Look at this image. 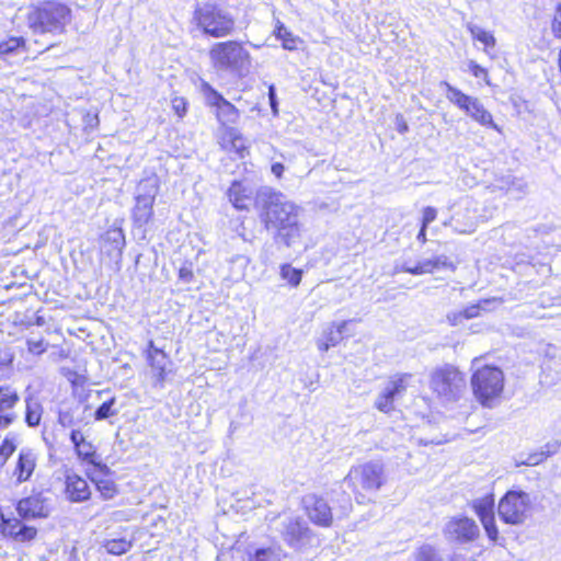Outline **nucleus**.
Listing matches in <instances>:
<instances>
[{
	"label": "nucleus",
	"mask_w": 561,
	"mask_h": 561,
	"mask_svg": "<svg viewBox=\"0 0 561 561\" xmlns=\"http://www.w3.org/2000/svg\"><path fill=\"white\" fill-rule=\"evenodd\" d=\"M531 501L529 494L522 490H510L500 500L497 513L502 522L520 525L529 517Z\"/></svg>",
	"instance_id": "10"
},
{
	"label": "nucleus",
	"mask_w": 561,
	"mask_h": 561,
	"mask_svg": "<svg viewBox=\"0 0 561 561\" xmlns=\"http://www.w3.org/2000/svg\"><path fill=\"white\" fill-rule=\"evenodd\" d=\"M111 471L106 473H100L95 469L92 473H89V478L95 484L98 491L104 500L113 499L118 490L115 482L110 478Z\"/></svg>",
	"instance_id": "23"
},
{
	"label": "nucleus",
	"mask_w": 561,
	"mask_h": 561,
	"mask_svg": "<svg viewBox=\"0 0 561 561\" xmlns=\"http://www.w3.org/2000/svg\"><path fill=\"white\" fill-rule=\"evenodd\" d=\"M254 207L265 230L273 233L276 244L291 248L301 240L305 231L300 222L301 208L285 194L263 186L256 191Z\"/></svg>",
	"instance_id": "1"
},
{
	"label": "nucleus",
	"mask_w": 561,
	"mask_h": 561,
	"mask_svg": "<svg viewBox=\"0 0 561 561\" xmlns=\"http://www.w3.org/2000/svg\"><path fill=\"white\" fill-rule=\"evenodd\" d=\"M16 449L14 438L5 436L0 444V468H2Z\"/></svg>",
	"instance_id": "40"
},
{
	"label": "nucleus",
	"mask_w": 561,
	"mask_h": 561,
	"mask_svg": "<svg viewBox=\"0 0 561 561\" xmlns=\"http://www.w3.org/2000/svg\"><path fill=\"white\" fill-rule=\"evenodd\" d=\"M274 529L291 548L300 550L316 540L306 519L290 514H280L274 519Z\"/></svg>",
	"instance_id": "8"
},
{
	"label": "nucleus",
	"mask_w": 561,
	"mask_h": 561,
	"mask_svg": "<svg viewBox=\"0 0 561 561\" xmlns=\"http://www.w3.org/2000/svg\"><path fill=\"white\" fill-rule=\"evenodd\" d=\"M274 35L277 39L282 41V46L284 49L287 50H295L297 49V44L299 42V38L295 36L291 32H289L285 25L277 21V24L274 30Z\"/></svg>",
	"instance_id": "29"
},
{
	"label": "nucleus",
	"mask_w": 561,
	"mask_h": 561,
	"mask_svg": "<svg viewBox=\"0 0 561 561\" xmlns=\"http://www.w3.org/2000/svg\"><path fill=\"white\" fill-rule=\"evenodd\" d=\"M479 42H481L483 45H484V51L490 55V48H493L496 44V39L494 37V35L488 31H485L484 33H482V35L479 37L478 39Z\"/></svg>",
	"instance_id": "48"
},
{
	"label": "nucleus",
	"mask_w": 561,
	"mask_h": 561,
	"mask_svg": "<svg viewBox=\"0 0 561 561\" xmlns=\"http://www.w3.org/2000/svg\"><path fill=\"white\" fill-rule=\"evenodd\" d=\"M473 507L481 523L489 517H494V501L492 499H482L476 502Z\"/></svg>",
	"instance_id": "37"
},
{
	"label": "nucleus",
	"mask_w": 561,
	"mask_h": 561,
	"mask_svg": "<svg viewBox=\"0 0 561 561\" xmlns=\"http://www.w3.org/2000/svg\"><path fill=\"white\" fill-rule=\"evenodd\" d=\"M35 467V455L30 449H21L14 470L18 483L27 481L33 474Z\"/></svg>",
	"instance_id": "20"
},
{
	"label": "nucleus",
	"mask_w": 561,
	"mask_h": 561,
	"mask_svg": "<svg viewBox=\"0 0 561 561\" xmlns=\"http://www.w3.org/2000/svg\"><path fill=\"white\" fill-rule=\"evenodd\" d=\"M414 561H444V559L435 547L423 545L414 552Z\"/></svg>",
	"instance_id": "35"
},
{
	"label": "nucleus",
	"mask_w": 561,
	"mask_h": 561,
	"mask_svg": "<svg viewBox=\"0 0 561 561\" xmlns=\"http://www.w3.org/2000/svg\"><path fill=\"white\" fill-rule=\"evenodd\" d=\"M79 459L82 461L93 465L94 469L100 473L110 472V468L98 460L95 447L91 442H81V444L75 449Z\"/></svg>",
	"instance_id": "24"
},
{
	"label": "nucleus",
	"mask_w": 561,
	"mask_h": 561,
	"mask_svg": "<svg viewBox=\"0 0 561 561\" xmlns=\"http://www.w3.org/2000/svg\"><path fill=\"white\" fill-rule=\"evenodd\" d=\"M66 495L70 502L81 503L91 496V490L85 479L77 473L66 476Z\"/></svg>",
	"instance_id": "17"
},
{
	"label": "nucleus",
	"mask_w": 561,
	"mask_h": 561,
	"mask_svg": "<svg viewBox=\"0 0 561 561\" xmlns=\"http://www.w3.org/2000/svg\"><path fill=\"white\" fill-rule=\"evenodd\" d=\"M83 434L80 430H72L70 433V442L72 443L75 449L81 444V442H85Z\"/></svg>",
	"instance_id": "53"
},
{
	"label": "nucleus",
	"mask_w": 561,
	"mask_h": 561,
	"mask_svg": "<svg viewBox=\"0 0 561 561\" xmlns=\"http://www.w3.org/2000/svg\"><path fill=\"white\" fill-rule=\"evenodd\" d=\"M346 324V321H343L337 325L336 330L331 329L324 335L325 341L329 343V345H331V347L335 346L342 340L343 330L345 329Z\"/></svg>",
	"instance_id": "42"
},
{
	"label": "nucleus",
	"mask_w": 561,
	"mask_h": 561,
	"mask_svg": "<svg viewBox=\"0 0 561 561\" xmlns=\"http://www.w3.org/2000/svg\"><path fill=\"white\" fill-rule=\"evenodd\" d=\"M147 359L149 362L151 369L153 370L156 382L162 386L167 376V354L162 350L158 348L154 345L153 341H149L147 350Z\"/></svg>",
	"instance_id": "18"
},
{
	"label": "nucleus",
	"mask_w": 561,
	"mask_h": 561,
	"mask_svg": "<svg viewBox=\"0 0 561 561\" xmlns=\"http://www.w3.org/2000/svg\"><path fill=\"white\" fill-rule=\"evenodd\" d=\"M231 204L237 209H247L252 201V191L240 181H233L227 191Z\"/></svg>",
	"instance_id": "22"
},
{
	"label": "nucleus",
	"mask_w": 561,
	"mask_h": 561,
	"mask_svg": "<svg viewBox=\"0 0 561 561\" xmlns=\"http://www.w3.org/2000/svg\"><path fill=\"white\" fill-rule=\"evenodd\" d=\"M468 67H469V71L471 72V75L473 77L482 78L486 84H490L488 70L485 68H483L482 66H480L479 64H477L473 60L469 61Z\"/></svg>",
	"instance_id": "46"
},
{
	"label": "nucleus",
	"mask_w": 561,
	"mask_h": 561,
	"mask_svg": "<svg viewBox=\"0 0 561 561\" xmlns=\"http://www.w3.org/2000/svg\"><path fill=\"white\" fill-rule=\"evenodd\" d=\"M178 279L180 283L186 285V289H191V285L196 283V277L194 273V263L191 261H185L179 268Z\"/></svg>",
	"instance_id": "36"
},
{
	"label": "nucleus",
	"mask_w": 561,
	"mask_h": 561,
	"mask_svg": "<svg viewBox=\"0 0 561 561\" xmlns=\"http://www.w3.org/2000/svg\"><path fill=\"white\" fill-rule=\"evenodd\" d=\"M481 524L485 530L488 538L491 541L496 542L499 539V530H497V527L495 524V517H489V519H486L485 522H483Z\"/></svg>",
	"instance_id": "44"
},
{
	"label": "nucleus",
	"mask_w": 561,
	"mask_h": 561,
	"mask_svg": "<svg viewBox=\"0 0 561 561\" xmlns=\"http://www.w3.org/2000/svg\"><path fill=\"white\" fill-rule=\"evenodd\" d=\"M105 550L114 556L126 553L131 548V542L124 537L108 539L104 542Z\"/></svg>",
	"instance_id": "34"
},
{
	"label": "nucleus",
	"mask_w": 561,
	"mask_h": 561,
	"mask_svg": "<svg viewBox=\"0 0 561 561\" xmlns=\"http://www.w3.org/2000/svg\"><path fill=\"white\" fill-rule=\"evenodd\" d=\"M268 100L272 112L276 115L278 113V103L276 99L275 88L273 85H271L268 89Z\"/></svg>",
	"instance_id": "55"
},
{
	"label": "nucleus",
	"mask_w": 561,
	"mask_h": 561,
	"mask_svg": "<svg viewBox=\"0 0 561 561\" xmlns=\"http://www.w3.org/2000/svg\"><path fill=\"white\" fill-rule=\"evenodd\" d=\"M443 534L447 541L465 545L474 541L480 536V528L472 518L456 516L445 524Z\"/></svg>",
	"instance_id": "12"
},
{
	"label": "nucleus",
	"mask_w": 561,
	"mask_h": 561,
	"mask_svg": "<svg viewBox=\"0 0 561 561\" xmlns=\"http://www.w3.org/2000/svg\"><path fill=\"white\" fill-rule=\"evenodd\" d=\"M159 192L158 179L147 178L137 185L136 205L133 221L137 228L146 227L153 216V204Z\"/></svg>",
	"instance_id": "11"
},
{
	"label": "nucleus",
	"mask_w": 561,
	"mask_h": 561,
	"mask_svg": "<svg viewBox=\"0 0 561 561\" xmlns=\"http://www.w3.org/2000/svg\"><path fill=\"white\" fill-rule=\"evenodd\" d=\"M70 21V8L55 0L41 2L27 14V24L34 34H61Z\"/></svg>",
	"instance_id": "5"
},
{
	"label": "nucleus",
	"mask_w": 561,
	"mask_h": 561,
	"mask_svg": "<svg viewBox=\"0 0 561 561\" xmlns=\"http://www.w3.org/2000/svg\"><path fill=\"white\" fill-rule=\"evenodd\" d=\"M546 458L547 457L543 455V453L540 451L538 454L529 455L528 458L524 461V463L527 466H535L540 463Z\"/></svg>",
	"instance_id": "56"
},
{
	"label": "nucleus",
	"mask_w": 561,
	"mask_h": 561,
	"mask_svg": "<svg viewBox=\"0 0 561 561\" xmlns=\"http://www.w3.org/2000/svg\"><path fill=\"white\" fill-rule=\"evenodd\" d=\"M440 87L446 89L447 100L456 105L459 110H461L467 102H470L471 95L463 93L460 89L451 85L447 81H442Z\"/></svg>",
	"instance_id": "31"
},
{
	"label": "nucleus",
	"mask_w": 561,
	"mask_h": 561,
	"mask_svg": "<svg viewBox=\"0 0 561 561\" xmlns=\"http://www.w3.org/2000/svg\"><path fill=\"white\" fill-rule=\"evenodd\" d=\"M430 387L444 401L454 402L466 392L467 382L457 367L444 364L431 373Z\"/></svg>",
	"instance_id": "6"
},
{
	"label": "nucleus",
	"mask_w": 561,
	"mask_h": 561,
	"mask_svg": "<svg viewBox=\"0 0 561 561\" xmlns=\"http://www.w3.org/2000/svg\"><path fill=\"white\" fill-rule=\"evenodd\" d=\"M561 446V438L548 442L541 449L546 457L554 455Z\"/></svg>",
	"instance_id": "50"
},
{
	"label": "nucleus",
	"mask_w": 561,
	"mask_h": 561,
	"mask_svg": "<svg viewBox=\"0 0 561 561\" xmlns=\"http://www.w3.org/2000/svg\"><path fill=\"white\" fill-rule=\"evenodd\" d=\"M374 407L382 412V413H386V414H389L391 413L392 411H394V403L389 400L388 398H386L385 396H382L381 393H379L374 402Z\"/></svg>",
	"instance_id": "43"
},
{
	"label": "nucleus",
	"mask_w": 561,
	"mask_h": 561,
	"mask_svg": "<svg viewBox=\"0 0 561 561\" xmlns=\"http://www.w3.org/2000/svg\"><path fill=\"white\" fill-rule=\"evenodd\" d=\"M480 313V307L479 305H471L465 309H462V314L465 316V319H472L478 317Z\"/></svg>",
	"instance_id": "54"
},
{
	"label": "nucleus",
	"mask_w": 561,
	"mask_h": 561,
	"mask_svg": "<svg viewBox=\"0 0 561 561\" xmlns=\"http://www.w3.org/2000/svg\"><path fill=\"white\" fill-rule=\"evenodd\" d=\"M383 483V466L379 461H369L360 466L352 467L343 480V485L352 489L356 494V501L363 503L364 495L360 490L375 492Z\"/></svg>",
	"instance_id": "7"
},
{
	"label": "nucleus",
	"mask_w": 561,
	"mask_h": 561,
	"mask_svg": "<svg viewBox=\"0 0 561 561\" xmlns=\"http://www.w3.org/2000/svg\"><path fill=\"white\" fill-rule=\"evenodd\" d=\"M468 31L470 32L472 38L477 39V41L482 35V33L485 32V30H483L482 27H480L478 25H474V24H469L468 25Z\"/></svg>",
	"instance_id": "60"
},
{
	"label": "nucleus",
	"mask_w": 561,
	"mask_h": 561,
	"mask_svg": "<svg viewBox=\"0 0 561 561\" xmlns=\"http://www.w3.org/2000/svg\"><path fill=\"white\" fill-rule=\"evenodd\" d=\"M421 261L423 263L426 274H431L440 270H456V265L453 263V261L444 254L435 255L431 259H422Z\"/></svg>",
	"instance_id": "27"
},
{
	"label": "nucleus",
	"mask_w": 561,
	"mask_h": 561,
	"mask_svg": "<svg viewBox=\"0 0 561 561\" xmlns=\"http://www.w3.org/2000/svg\"><path fill=\"white\" fill-rule=\"evenodd\" d=\"M411 377L412 375L410 374H397L392 376L386 382L380 393L394 403L397 398H400L405 393Z\"/></svg>",
	"instance_id": "21"
},
{
	"label": "nucleus",
	"mask_w": 561,
	"mask_h": 561,
	"mask_svg": "<svg viewBox=\"0 0 561 561\" xmlns=\"http://www.w3.org/2000/svg\"><path fill=\"white\" fill-rule=\"evenodd\" d=\"M26 345H27V351L33 354V355H42L43 353L46 352L47 350V345L45 344V341L44 339H39V340H32V339H28L26 341Z\"/></svg>",
	"instance_id": "45"
},
{
	"label": "nucleus",
	"mask_w": 561,
	"mask_h": 561,
	"mask_svg": "<svg viewBox=\"0 0 561 561\" xmlns=\"http://www.w3.org/2000/svg\"><path fill=\"white\" fill-rule=\"evenodd\" d=\"M511 190L508 191V193L511 194H514L516 198H520L525 193H526V190L524 192H520L518 190V184H515V185H511Z\"/></svg>",
	"instance_id": "63"
},
{
	"label": "nucleus",
	"mask_w": 561,
	"mask_h": 561,
	"mask_svg": "<svg viewBox=\"0 0 561 561\" xmlns=\"http://www.w3.org/2000/svg\"><path fill=\"white\" fill-rule=\"evenodd\" d=\"M116 403L115 397L110 398L104 401L100 407L96 408L94 412L95 421H103L108 419L110 416H114L117 414V410L114 409Z\"/></svg>",
	"instance_id": "38"
},
{
	"label": "nucleus",
	"mask_w": 561,
	"mask_h": 561,
	"mask_svg": "<svg viewBox=\"0 0 561 561\" xmlns=\"http://www.w3.org/2000/svg\"><path fill=\"white\" fill-rule=\"evenodd\" d=\"M399 271V267H396ZM400 271L412 274V275H423L426 274L425 268L423 266L422 261L420 260L414 266H410L409 264L404 263Z\"/></svg>",
	"instance_id": "47"
},
{
	"label": "nucleus",
	"mask_w": 561,
	"mask_h": 561,
	"mask_svg": "<svg viewBox=\"0 0 561 561\" xmlns=\"http://www.w3.org/2000/svg\"><path fill=\"white\" fill-rule=\"evenodd\" d=\"M209 59L214 70L220 75L244 77L251 66V55L238 41L215 43L209 49Z\"/></svg>",
	"instance_id": "3"
},
{
	"label": "nucleus",
	"mask_w": 561,
	"mask_h": 561,
	"mask_svg": "<svg viewBox=\"0 0 561 561\" xmlns=\"http://www.w3.org/2000/svg\"><path fill=\"white\" fill-rule=\"evenodd\" d=\"M101 251L111 260L118 262L122 259L125 248V234L122 228L113 227L107 229L100 239Z\"/></svg>",
	"instance_id": "15"
},
{
	"label": "nucleus",
	"mask_w": 561,
	"mask_h": 561,
	"mask_svg": "<svg viewBox=\"0 0 561 561\" xmlns=\"http://www.w3.org/2000/svg\"><path fill=\"white\" fill-rule=\"evenodd\" d=\"M76 410H78V407L76 409L73 408H66V409H59L58 411V424H60L62 427H71L79 423L80 421L75 417Z\"/></svg>",
	"instance_id": "41"
},
{
	"label": "nucleus",
	"mask_w": 561,
	"mask_h": 561,
	"mask_svg": "<svg viewBox=\"0 0 561 561\" xmlns=\"http://www.w3.org/2000/svg\"><path fill=\"white\" fill-rule=\"evenodd\" d=\"M447 319L451 325H458L462 322L465 319V316L462 314V310L450 312L447 314Z\"/></svg>",
	"instance_id": "57"
},
{
	"label": "nucleus",
	"mask_w": 561,
	"mask_h": 561,
	"mask_svg": "<svg viewBox=\"0 0 561 561\" xmlns=\"http://www.w3.org/2000/svg\"><path fill=\"white\" fill-rule=\"evenodd\" d=\"M302 270L293 267L289 263H284L279 267L282 279L286 280L291 287H297L302 278Z\"/></svg>",
	"instance_id": "33"
},
{
	"label": "nucleus",
	"mask_w": 561,
	"mask_h": 561,
	"mask_svg": "<svg viewBox=\"0 0 561 561\" xmlns=\"http://www.w3.org/2000/svg\"><path fill=\"white\" fill-rule=\"evenodd\" d=\"M193 20L204 35L214 38L227 37L236 28L233 16L216 0H196Z\"/></svg>",
	"instance_id": "4"
},
{
	"label": "nucleus",
	"mask_w": 561,
	"mask_h": 561,
	"mask_svg": "<svg viewBox=\"0 0 561 561\" xmlns=\"http://www.w3.org/2000/svg\"><path fill=\"white\" fill-rule=\"evenodd\" d=\"M207 89L208 103L216 107V116L221 125L226 128L229 124H236L240 116L238 108L210 85L207 84Z\"/></svg>",
	"instance_id": "13"
},
{
	"label": "nucleus",
	"mask_w": 561,
	"mask_h": 561,
	"mask_svg": "<svg viewBox=\"0 0 561 561\" xmlns=\"http://www.w3.org/2000/svg\"><path fill=\"white\" fill-rule=\"evenodd\" d=\"M479 99L474 96H470V102H467L465 106L461 108L462 112H465L468 116L472 115L473 107H476V104H478Z\"/></svg>",
	"instance_id": "59"
},
{
	"label": "nucleus",
	"mask_w": 561,
	"mask_h": 561,
	"mask_svg": "<svg viewBox=\"0 0 561 561\" xmlns=\"http://www.w3.org/2000/svg\"><path fill=\"white\" fill-rule=\"evenodd\" d=\"M331 347V345H329V343L325 341V339H320L318 341V348L321 351V352H327L329 351V348Z\"/></svg>",
	"instance_id": "64"
},
{
	"label": "nucleus",
	"mask_w": 561,
	"mask_h": 561,
	"mask_svg": "<svg viewBox=\"0 0 561 561\" xmlns=\"http://www.w3.org/2000/svg\"><path fill=\"white\" fill-rule=\"evenodd\" d=\"M470 117L482 126L499 130L497 125L493 121L492 114L485 110L480 101L476 104V107H473V112Z\"/></svg>",
	"instance_id": "32"
},
{
	"label": "nucleus",
	"mask_w": 561,
	"mask_h": 561,
	"mask_svg": "<svg viewBox=\"0 0 561 561\" xmlns=\"http://www.w3.org/2000/svg\"><path fill=\"white\" fill-rule=\"evenodd\" d=\"M479 99L474 96H470V102H467L465 106L461 108L462 112H465L468 116L472 115L473 107H476V104H478Z\"/></svg>",
	"instance_id": "58"
},
{
	"label": "nucleus",
	"mask_w": 561,
	"mask_h": 561,
	"mask_svg": "<svg viewBox=\"0 0 561 561\" xmlns=\"http://www.w3.org/2000/svg\"><path fill=\"white\" fill-rule=\"evenodd\" d=\"M25 46V39L22 36H10L0 42V56L3 58L19 54Z\"/></svg>",
	"instance_id": "30"
},
{
	"label": "nucleus",
	"mask_w": 561,
	"mask_h": 561,
	"mask_svg": "<svg viewBox=\"0 0 561 561\" xmlns=\"http://www.w3.org/2000/svg\"><path fill=\"white\" fill-rule=\"evenodd\" d=\"M397 119H398V121L400 119V122L398 123V127H397L398 131H399L400 134H405V133L409 130V126H408V124L403 121V118H402V117H399V116H398V117H397Z\"/></svg>",
	"instance_id": "62"
},
{
	"label": "nucleus",
	"mask_w": 561,
	"mask_h": 561,
	"mask_svg": "<svg viewBox=\"0 0 561 561\" xmlns=\"http://www.w3.org/2000/svg\"><path fill=\"white\" fill-rule=\"evenodd\" d=\"M515 184H518V190L520 192H524L527 188V184L524 180L518 179L512 174H507L505 176L500 178L499 180H496L495 185L500 190H505L506 192H508L512 187L511 185H515Z\"/></svg>",
	"instance_id": "39"
},
{
	"label": "nucleus",
	"mask_w": 561,
	"mask_h": 561,
	"mask_svg": "<svg viewBox=\"0 0 561 561\" xmlns=\"http://www.w3.org/2000/svg\"><path fill=\"white\" fill-rule=\"evenodd\" d=\"M306 510L310 520L319 526L329 527L332 523V511L327 501L318 496H308L305 500Z\"/></svg>",
	"instance_id": "16"
},
{
	"label": "nucleus",
	"mask_w": 561,
	"mask_h": 561,
	"mask_svg": "<svg viewBox=\"0 0 561 561\" xmlns=\"http://www.w3.org/2000/svg\"><path fill=\"white\" fill-rule=\"evenodd\" d=\"M15 354L11 346L0 344V378H9L12 369Z\"/></svg>",
	"instance_id": "28"
},
{
	"label": "nucleus",
	"mask_w": 561,
	"mask_h": 561,
	"mask_svg": "<svg viewBox=\"0 0 561 561\" xmlns=\"http://www.w3.org/2000/svg\"><path fill=\"white\" fill-rule=\"evenodd\" d=\"M471 387L481 404L489 405V402L497 398L503 391V371L495 366L485 365L473 373Z\"/></svg>",
	"instance_id": "9"
},
{
	"label": "nucleus",
	"mask_w": 561,
	"mask_h": 561,
	"mask_svg": "<svg viewBox=\"0 0 561 561\" xmlns=\"http://www.w3.org/2000/svg\"><path fill=\"white\" fill-rule=\"evenodd\" d=\"M19 517L7 516L0 508V534L19 543H26L37 536V528L23 520L47 518L51 512V499L44 492H34L15 504Z\"/></svg>",
	"instance_id": "2"
},
{
	"label": "nucleus",
	"mask_w": 561,
	"mask_h": 561,
	"mask_svg": "<svg viewBox=\"0 0 561 561\" xmlns=\"http://www.w3.org/2000/svg\"><path fill=\"white\" fill-rule=\"evenodd\" d=\"M553 34L561 38V2L557 7L556 15L552 22Z\"/></svg>",
	"instance_id": "52"
},
{
	"label": "nucleus",
	"mask_w": 561,
	"mask_h": 561,
	"mask_svg": "<svg viewBox=\"0 0 561 561\" xmlns=\"http://www.w3.org/2000/svg\"><path fill=\"white\" fill-rule=\"evenodd\" d=\"M271 170H272V173L276 176V178H282L284 171H285V167L283 163L280 162H274L271 167Z\"/></svg>",
	"instance_id": "61"
},
{
	"label": "nucleus",
	"mask_w": 561,
	"mask_h": 561,
	"mask_svg": "<svg viewBox=\"0 0 561 561\" xmlns=\"http://www.w3.org/2000/svg\"><path fill=\"white\" fill-rule=\"evenodd\" d=\"M43 411V405L37 398L32 394L25 398V423L27 426H38L42 421Z\"/></svg>",
	"instance_id": "26"
},
{
	"label": "nucleus",
	"mask_w": 561,
	"mask_h": 561,
	"mask_svg": "<svg viewBox=\"0 0 561 561\" xmlns=\"http://www.w3.org/2000/svg\"><path fill=\"white\" fill-rule=\"evenodd\" d=\"M221 147L225 150L236 152L239 158H244L245 154L249 153L247 140L242 137L241 133L232 126H228L224 129Z\"/></svg>",
	"instance_id": "19"
},
{
	"label": "nucleus",
	"mask_w": 561,
	"mask_h": 561,
	"mask_svg": "<svg viewBox=\"0 0 561 561\" xmlns=\"http://www.w3.org/2000/svg\"><path fill=\"white\" fill-rule=\"evenodd\" d=\"M437 210L434 207L427 206L423 209L422 226L427 227L436 219Z\"/></svg>",
	"instance_id": "49"
},
{
	"label": "nucleus",
	"mask_w": 561,
	"mask_h": 561,
	"mask_svg": "<svg viewBox=\"0 0 561 561\" xmlns=\"http://www.w3.org/2000/svg\"><path fill=\"white\" fill-rule=\"evenodd\" d=\"M186 105L187 103L183 98H175L172 100V107L180 117L186 114Z\"/></svg>",
	"instance_id": "51"
},
{
	"label": "nucleus",
	"mask_w": 561,
	"mask_h": 561,
	"mask_svg": "<svg viewBox=\"0 0 561 561\" xmlns=\"http://www.w3.org/2000/svg\"><path fill=\"white\" fill-rule=\"evenodd\" d=\"M282 550L275 547H249L247 550L248 561H280Z\"/></svg>",
	"instance_id": "25"
},
{
	"label": "nucleus",
	"mask_w": 561,
	"mask_h": 561,
	"mask_svg": "<svg viewBox=\"0 0 561 561\" xmlns=\"http://www.w3.org/2000/svg\"><path fill=\"white\" fill-rule=\"evenodd\" d=\"M20 402V396L13 387L0 386V428L9 427L16 419L13 411Z\"/></svg>",
	"instance_id": "14"
}]
</instances>
